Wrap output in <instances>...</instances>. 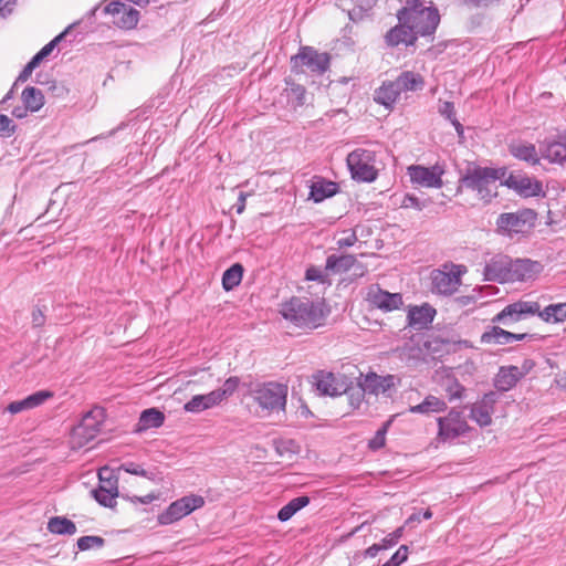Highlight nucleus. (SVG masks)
I'll return each instance as SVG.
<instances>
[{"label": "nucleus", "mask_w": 566, "mask_h": 566, "mask_svg": "<svg viewBox=\"0 0 566 566\" xmlns=\"http://www.w3.org/2000/svg\"><path fill=\"white\" fill-rule=\"evenodd\" d=\"M538 315L545 322H563L566 319V303L551 304L541 311L537 302L517 301L506 305L492 318V323L512 326L514 323Z\"/></svg>", "instance_id": "nucleus-1"}, {"label": "nucleus", "mask_w": 566, "mask_h": 566, "mask_svg": "<svg viewBox=\"0 0 566 566\" xmlns=\"http://www.w3.org/2000/svg\"><path fill=\"white\" fill-rule=\"evenodd\" d=\"M398 21H407L418 38H431L440 24L438 8L430 1L424 6L421 0H406V4L396 13Z\"/></svg>", "instance_id": "nucleus-2"}, {"label": "nucleus", "mask_w": 566, "mask_h": 566, "mask_svg": "<svg viewBox=\"0 0 566 566\" xmlns=\"http://www.w3.org/2000/svg\"><path fill=\"white\" fill-rule=\"evenodd\" d=\"M505 174V168L481 167L470 163L459 179V189L475 191L481 200L490 202L496 196V181L504 178Z\"/></svg>", "instance_id": "nucleus-3"}, {"label": "nucleus", "mask_w": 566, "mask_h": 566, "mask_svg": "<svg viewBox=\"0 0 566 566\" xmlns=\"http://www.w3.org/2000/svg\"><path fill=\"white\" fill-rule=\"evenodd\" d=\"M281 313L285 319L305 328L321 326L325 317L323 304L305 297H292L282 305Z\"/></svg>", "instance_id": "nucleus-4"}, {"label": "nucleus", "mask_w": 566, "mask_h": 566, "mask_svg": "<svg viewBox=\"0 0 566 566\" xmlns=\"http://www.w3.org/2000/svg\"><path fill=\"white\" fill-rule=\"evenodd\" d=\"M424 87V78L413 71L401 72L396 80L385 81L375 91L374 101L382 106H391L402 93L419 92Z\"/></svg>", "instance_id": "nucleus-5"}, {"label": "nucleus", "mask_w": 566, "mask_h": 566, "mask_svg": "<svg viewBox=\"0 0 566 566\" xmlns=\"http://www.w3.org/2000/svg\"><path fill=\"white\" fill-rule=\"evenodd\" d=\"M287 392V385L276 381L256 384L250 390L253 401L266 413L284 411Z\"/></svg>", "instance_id": "nucleus-6"}, {"label": "nucleus", "mask_w": 566, "mask_h": 566, "mask_svg": "<svg viewBox=\"0 0 566 566\" xmlns=\"http://www.w3.org/2000/svg\"><path fill=\"white\" fill-rule=\"evenodd\" d=\"M331 64L327 52H318L312 46H301L298 53L291 57V71L295 74L304 73L305 69L316 75L324 74Z\"/></svg>", "instance_id": "nucleus-7"}, {"label": "nucleus", "mask_w": 566, "mask_h": 566, "mask_svg": "<svg viewBox=\"0 0 566 566\" xmlns=\"http://www.w3.org/2000/svg\"><path fill=\"white\" fill-rule=\"evenodd\" d=\"M104 420L105 410L102 407L96 406L87 411L72 431L73 448H82L92 441L98 434Z\"/></svg>", "instance_id": "nucleus-8"}, {"label": "nucleus", "mask_w": 566, "mask_h": 566, "mask_svg": "<svg viewBox=\"0 0 566 566\" xmlns=\"http://www.w3.org/2000/svg\"><path fill=\"white\" fill-rule=\"evenodd\" d=\"M346 161L354 180L371 182L377 178L378 171L374 166V151L361 148L355 149L348 154Z\"/></svg>", "instance_id": "nucleus-9"}, {"label": "nucleus", "mask_w": 566, "mask_h": 566, "mask_svg": "<svg viewBox=\"0 0 566 566\" xmlns=\"http://www.w3.org/2000/svg\"><path fill=\"white\" fill-rule=\"evenodd\" d=\"M537 214L532 209L501 213L496 219L497 232L512 237L524 233L534 227Z\"/></svg>", "instance_id": "nucleus-10"}, {"label": "nucleus", "mask_w": 566, "mask_h": 566, "mask_svg": "<svg viewBox=\"0 0 566 566\" xmlns=\"http://www.w3.org/2000/svg\"><path fill=\"white\" fill-rule=\"evenodd\" d=\"M437 422L438 439L443 442L464 436L470 430V426L462 411L454 408H452L447 416L439 417Z\"/></svg>", "instance_id": "nucleus-11"}, {"label": "nucleus", "mask_w": 566, "mask_h": 566, "mask_svg": "<svg viewBox=\"0 0 566 566\" xmlns=\"http://www.w3.org/2000/svg\"><path fill=\"white\" fill-rule=\"evenodd\" d=\"M205 500L200 495L191 494L172 502L165 512L159 514L158 523L169 525L202 507Z\"/></svg>", "instance_id": "nucleus-12"}, {"label": "nucleus", "mask_w": 566, "mask_h": 566, "mask_svg": "<svg viewBox=\"0 0 566 566\" xmlns=\"http://www.w3.org/2000/svg\"><path fill=\"white\" fill-rule=\"evenodd\" d=\"M312 379L313 386L323 396L337 397L346 394L348 389L345 377L331 371L318 370Z\"/></svg>", "instance_id": "nucleus-13"}, {"label": "nucleus", "mask_w": 566, "mask_h": 566, "mask_svg": "<svg viewBox=\"0 0 566 566\" xmlns=\"http://www.w3.org/2000/svg\"><path fill=\"white\" fill-rule=\"evenodd\" d=\"M105 14L113 15V23L124 30L134 29L139 21V11L120 1H112L103 8Z\"/></svg>", "instance_id": "nucleus-14"}, {"label": "nucleus", "mask_w": 566, "mask_h": 566, "mask_svg": "<svg viewBox=\"0 0 566 566\" xmlns=\"http://www.w3.org/2000/svg\"><path fill=\"white\" fill-rule=\"evenodd\" d=\"M444 169L439 164L431 167L412 165L408 167V175L412 184H417L426 188H441L442 175Z\"/></svg>", "instance_id": "nucleus-15"}, {"label": "nucleus", "mask_w": 566, "mask_h": 566, "mask_svg": "<svg viewBox=\"0 0 566 566\" xmlns=\"http://www.w3.org/2000/svg\"><path fill=\"white\" fill-rule=\"evenodd\" d=\"M460 275V266L457 265H452L450 271L434 270L431 277L433 291L443 295L454 293L461 284Z\"/></svg>", "instance_id": "nucleus-16"}, {"label": "nucleus", "mask_w": 566, "mask_h": 566, "mask_svg": "<svg viewBox=\"0 0 566 566\" xmlns=\"http://www.w3.org/2000/svg\"><path fill=\"white\" fill-rule=\"evenodd\" d=\"M511 258L505 254H495L484 265V281L505 283L510 282Z\"/></svg>", "instance_id": "nucleus-17"}, {"label": "nucleus", "mask_w": 566, "mask_h": 566, "mask_svg": "<svg viewBox=\"0 0 566 566\" xmlns=\"http://www.w3.org/2000/svg\"><path fill=\"white\" fill-rule=\"evenodd\" d=\"M504 185L525 198L544 195L542 182L523 174L511 172Z\"/></svg>", "instance_id": "nucleus-18"}, {"label": "nucleus", "mask_w": 566, "mask_h": 566, "mask_svg": "<svg viewBox=\"0 0 566 566\" xmlns=\"http://www.w3.org/2000/svg\"><path fill=\"white\" fill-rule=\"evenodd\" d=\"M499 399V395L495 391L485 394L481 400L474 402L470 408V417L480 427H486L492 423V413L494 412V406Z\"/></svg>", "instance_id": "nucleus-19"}, {"label": "nucleus", "mask_w": 566, "mask_h": 566, "mask_svg": "<svg viewBox=\"0 0 566 566\" xmlns=\"http://www.w3.org/2000/svg\"><path fill=\"white\" fill-rule=\"evenodd\" d=\"M418 39L407 21H398V24L390 28L384 35V41L389 48H397L400 44L415 46Z\"/></svg>", "instance_id": "nucleus-20"}, {"label": "nucleus", "mask_w": 566, "mask_h": 566, "mask_svg": "<svg viewBox=\"0 0 566 566\" xmlns=\"http://www.w3.org/2000/svg\"><path fill=\"white\" fill-rule=\"evenodd\" d=\"M367 301L373 306L384 312L398 310L403 304L402 295L400 293H389L377 285L369 289L367 293Z\"/></svg>", "instance_id": "nucleus-21"}, {"label": "nucleus", "mask_w": 566, "mask_h": 566, "mask_svg": "<svg viewBox=\"0 0 566 566\" xmlns=\"http://www.w3.org/2000/svg\"><path fill=\"white\" fill-rule=\"evenodd\" d=\"M104 473H108L106 468L99 471L101 485L92 490L93 497L105 507H114L115 499L118 496L117 480L104 478Z\"/></svg>", "instance_id": "nucleus-22"}, {"label": "nucleus", "mask_w": 566, "mask_h": 566, "mask_svg": "<svg viewBox=\"0 0 566 566\" xmlns=\"http://www.w3.org/2000/svg\"><path fill=\"white\" fill-rule=\"evenodd\" d=\"M543 270V265L530 259H511L510 282L528 281L536 277Z\"/></svg>", "instance_id": "nucleus-23"}, {"label": "nucleus", "mask_w": 566, "mask_h": 566, "mask_svg": "<svg viewBox=\"0 0 566 566\" xmlns=\"http://www.w3.org/2000/svg\"><path fill=\"white\" fill-rule=\"evenodd\" d=\"M358 380L359 386H363V390L367 391L368 395L375 396L386 394L395 385V377L392 375L379 376L376 373L361 374Z\"/></svg>", "instance_id": "nucleus-24"}, {"label": "nucleus", "mask_w": 566, "mask_h": 566, "mask_svg": "<svg viewBox=\"0 0 566 566\" xmlns=\"http://www.w3.org/2000/svg\"><path fill=\"white\" fill-rule=\"evenodd\" d=\"M436 316V310L429 304L411 306L408 311V324L416 331L427 328Z\"/></svg>", "instance_id": "nucleus-25"}, {"label": "nucleus", "mask_w": 566, "mask_h": 566, "mask_svg": "<svg viewBox=\"0 0 566 566\" xmlns=\"http://www.w3.org/2000/svg\"><path fill=\"white\" fill-rule=\"evenodd\" d=\"M53 397V392L50 390H39L27 398L18 401H12L8 405L7 411L12 415L22 412L24 410L36 408L43 405L48 399Z\"/></svg>", "instance_id": "nucleus-26"}, {"label": "nucleus", "mask_w": 566, "mask_h": 566, "mask_svg": "<svg viewBox=\"0 0 566 566\" xmlns=\"http://www.w3.org/2000/svg\"><path fill=\"white\" fill-rule=\"evenodd\" d=\"M521 379L517 366H502L494 378V387L499 391H507L512 389Z\"/></svg>", "instance_id": "nucleus-27"}, {"label": "nucleus", "mask_w": 566, "mask_h": 566, "mask_svg": "<svg viewBox=\"0 0 566 566\" xmlns=\"http://www.w3.org/2000/svg\"><path fill=\"white\" fill-rule=\"evenodd\" d=\"M542 156L551 163L566 167V138L546 142Z\"/></svg>", "instance_id": "nucleus-28"}, {"label": "nucleus", "mask_w": 566, "mask_h": 566, "mask_svg": "<svg viewBox=\"0 0 566 566\" xmlns=\"http://www.w3.org/2000/svg\"><path fill=\"white\" fill-rule=\"evenodd\" d=\"M338 191V185L334 181L317 177L312 181L310 198L314 202H322L326 198L333 197Z\"/></svg>", "instance_id": "nucleus-29"}, {"label": "nucleus", "mask_w": 566, "mask_h": 566, "mask_svg": "<svg viewBox=\"0 0 566 566\" xmlns=\"http://www.w3.org/2000/svg\"><path fill=\"white\" fill-rule=\"evenodd\" d=\"M220 400L216 392L212 390L206 395H196L188 402L185 403L184 409L187 412L199 413L203 410L213 408L220 405Z\"/></svg>", "instance_id": "nucleus-30"}, {"label": "nucleus", "mask_w": 566, "mask_h": 566, "mask_svg": "<svg viewBox=\"0 0 566 566\" xmlns=\"http://www.w3.org/2000/svg\"><path fill=\"white\" fill-rule=\"evenodd\" d=\"M510 153L517 159L536 165L539 161L536 148L531 143L517 142L510 145Z\"/></svg>", "instance_id": "nucleus-31"}, {"label": "nucleus", "mask_w": 566, "mask_h": 566, "mask_svg": "<svg viewBox=\"0 0 566 566\" xmlns=\"http://www.w3.org/2000/svg\"><path fill=\"white\" fill-rule=\"evenodd\" d=\"M447 409V403L444 400L429 395L419 405L411 406L409 408V412L411 413H421V415H430V413H439Z\"/></svg>", "instance_id": "nucleus-32"}, {"label": "nucleus", "mask_w": 566, "mask_h": 566, "mask_svg": "<svg viewBox=\"0 0 566 566\" xmlns=\"http://www.w3.org/2000/svg\"><path fill=\"white\" fill-rule=\"evenodd\" d=\"M513 337L514 333L505 331L499 326H491L481 335V343L493 345H506L512 343Z\"/></svg>", "instance_id": "nucleus-33"}, {"label": "nucleus", "mask_w": 566, "mask_h": 566, "mask_svg": "<svg viewBox=\"0 0 566 566\" xmlns=\"http://www.w3.org/2000/svg\"><path fill=\"white\" fill-rule=\"evenodd\" d=\"M165 420V416L156 408H149L140 413L137 431H145L151 428H159Z\"/></svg>", "instance_id": "nucleus-34"}, {"label": "nucleus", "mask_w": 566, "mask_h": 566, "mask_svg": "<svg viewBox=\"0 0 566 566\" xmlns=\"http://www.w3.org/2000/svg\"><path fill=\"white\" fill-rule=\"evenodd\" d=\"M356 263V259L352 254L335 255L332 254L326 259L325 270L332 273H344L350 270Z\"/></svg>", "instance_id": "nucleus-35"}, {"label": "nucleus", "mask_w": 566, "mask_h": 566, "mask_svg": "<svg viewBox=\"0 0 566 566\" xmlns=\"http://www.w3.org/2000/svg\"><path fill=\"white\" fill-rule=\"evenodd\" d=\"M48 530L57 535H73L76 533V525L65 516H53L48 522Z\"/></svg>", "instance_id": "nucleus-36"}, {"label": "nucleus", "mask_w": 566, "mask_h": 566, "mask_svg": "<svg viewBox=\"0 0 566 566\" xmlns=\"http://www.w3.org/2000/svg\"><path fill=\"white\" fill-rule=\"evenodd\" d=\"M308 503H310L308 496L304 495V496L294 497L279 511L277 518L281 522H286L295 513H297L301 509L305 507Z\"/></svg>", "instance_id": "nucleus-37"}, {"label": "nucleus", "mask_w": 566, "mask_h": 566, "mask_svg": "<svg viewBox=\"0 0 566 566\" xmlns=\"http://www.w3.org/2000/svg\"><path fill=\"white\" fill-rule=\"evenodd\" d=\"M23 106H44L46 102L44 90L27 86L21 93Z\"/></svg>", "instance_id": "nucleus-38"}, {"label": "nucleus", "mask_w": 566, "mask_h": 566, "mask_svg": "<svg viewBox=\"0 0 566 566\" xmlns=\"http://www.w3.org/2000/svg\"><path fill=\"white\" fill-rule=\"evenodd\" d=\"M243 266L240 263H234L222 275V286L226 291H231L238 286L242 280Z\"/></svg>", "instance_id": "nucleus-39"}, {"label": "nucleus", "mask_w": 566, "mask_h": 566, "mask_svg": "<svg viewBox=\"0 0 566 566\" xmlns=\"http://www.w3.org/2000/svg\"><path fill=\"white\" fill-rule=\"evenodd\" d=\"M45 98L48 103H54L56 98H64L69 88L61 82L52 81L45 84Z\"/></svg>", "instance_id": "nucleus-40"}, {"label": "nucleus", "mask_w": 566, "mask_h": 566, "mask_svg": "<svg viewBox=\"0 0 566 566\" xmlns=\"http://www.w3.org/2000/svg\"><path fill=\"white\" fill-rule=\"evenodd\" d=\"M78 24L80 22H74L70 24L64 31L54 36L49 43H46L38 53L43 59H46L54 51V49L65 39L70 31Z\"/></svg>", "instance_id": "nucleus-41"}, {"label": "nucleus", "mask_w": 566, "mask_h": 566, "mask_svg": "<svg viewBox=\"0 0 566 566\" xmlns=\"http://www.w3.org/2000/svg\"><path fill=\"white\" fill-rule=\"evenodd\" d=\"M286 95L290 101L296 102L298 106L305 104L306 90L303 85L286 81Z\"/></svg>", "instance_id": "nucleus-42"}, {"label": "nucleus", "mask_w": 566, "mask_h": 566, "mask_svg": "<svg viewBox=\"0 0 566 566\" xmlns=\"http://www.w3.org/2000/svg\"><path fill=\"white\" fill-rule=\"evenodd\" d=\"M118 471H124L129 474L143 476L148 480H155V475L153 472H148L140 464L133 462V461H127V462L122 463L118 467Z\"/></svg>", "instance_id": "nucleus-43"}, {"label": "nucleus", "mask_w": 566, "mask_h": 566, "mask_svg": "<svg viewBox=\"0 0 566 566\" xmlns=\"http://www.w3.org/2000/svg\"><path fill=\"white\" fill-rule=\"evenodd\" d=\"M35 69L31 66L29 63L23 67V70L20 72L19 76L17 77L15 82L13 83L11 90L3 96V98L0 101V106H3L9 99L13 97L14 90L18 87V84L20 82H25L31 76L32 72Z\"/></svg>", "instance_id": "nucleus-44"}, {"label": "nucleus", "mask_w": 566, "mask_h": 566, "mask_svg": "<svg viewBox=\"0 0 566 566\" xmlns=\"http://www.w3.org/2000/svg\"><path fill=\"white\" fill-rule=\"evenodd\" d=\"M392 423V418H390L389 420H387L382 426L381 428H379L374 438L370 439L369 443H368V447L371 449V450H379L380 448H382L385 446V442H386V434H387V431L389 429V427L391 426Z\"/></svg>", "instance_id": "nucleus-45"}, {"label": "nucleus", "mask_w": 566, "mask_h": 566, "mask_svg": "<svg viewBox=\"0 0 566 566\" xmlns=\"http://www.w3.org/2000/svg\"><path fill=\"white\" fill-rule=\"evenodd\" d=\"M239 382L240 380L238 377H230L223 382L222 387L213 390L218 396L220 402H222L224 399L233 395V392L237 390L239 386Z\"/></svg>", "instance_id": "nucleus-46"}, {"label": "nucleus", "mask_w": 566, "mask_h": 566, "mask_svg": "<svg viewBox=\"0 0 566 566\" xmlns=\"http://www.w3.org/2000/svg\"><path fill=\"white\" fill-rule=\"evenodd\" d=\"M104 543H105V541L101 536L87 535V536H82L77 539V547L81 551H87L93 547L101 548L104 546Z\"/></svg>", "instance_id": "nucleus-47"}, {"label": "nucleus", "mask_w": 566, "mask_h": 566, "mask_svg": "<svg viewBox=\"0 0 566 566\" xmlns=\"http://www.w3.org/2000/svg\"><path fill=\"white\" fill-rule=\"evenodd\" d=\"M444 389L450 401L461 399L465 391V388L457 379H450Z\"/></svg>", "instance_id": "nucleus-48"}, {"label": "nucleus", "mask_w": 566, "mask_h": 566, "mask_svg": "<svg viewBox=\"0 0 566 566\" xmlns=\"http://www.w3.org/2000/svg\"><path fill=\"white\" fill-rule=\"evenodd\" d=\"M440 113L441 115L451 122V124L454 126L457 133H458V136L460 138H463L464 136V127L463 125L459 122V119L457 118V114L454 112V108H440Z\"/></svg>", "instance_id": "nucleus-49"}, {"label": "nucleus", "mask_w": 566, "mask_h": 566, "mask_svg": "<svg viewBox=\"0 0 566 566\" xmlns=\"http://www.w3.org/2000/svg\"><path fill=\"white\" fill-rule=\"evenodd\" d=\"M408 557V546L401 545L397 552L390 557L389 560H387L381 566H399L402 564Z\"/></svg>", "instance_id": "nucleus-50"}, {"label": "nucleus", "mask_w": 566, "mask_h": 566, "mask_svg": "<svg viewBox=\"0 0 566 566\" xmlns=\"http://www.w3.org/2000/svg\"><path fill=\"white\" fill-rule=\"evenodd\" d=\"M347 394L350 405L355 408H358L367 391L363 390V386H359L358 382L356 388H348Z\"/></svg>", "instance_id": "nucleus-51"}, {"label": "nucleus", "mask_w": 566, "mask_h": 566, "mask_svg": "<svg viewBox=\"0 0 566 566\" xmlns=\"http://www.w3.org/2000/svg\"><path fill=\"white\" fill-rule=\"evenodd\" d=\"M15 132V126L10 117L0 115V136L9 137Z\"/></svg>", "instance_id": "nucleus-52"}, {"label": "nucleus", "mask_w": 566, "mask_h": 566, "mask_svg": "<svg viewBox=\"0 0 566 566\" xmlns=\"http://www.w3.org/2000/svg\"><path fill=\"white\" fill-rule=\"evenodd\" d=\"M403 527H398L396 531L387 535L382 541V547L385 549L392 547L396 545L399 541V538L402 536Z\"/></svg>", "instance_id": "nucleus-53"}, {"label": "nucleus", "mask_w": 566, "mask_h": 566, "mask_svg": "<svg viewBox=\"0 0 566 566\" xmlns=\"http://www.w3.org/2000/svg\"><path fill=\"white\" fill-rule=\"evenodd\" d=\"M501 0H463V3L470 8H489L500 4Z\"/></svg>", "instance_id": "nucleus-54"}, {"label": "nucleus", "mask_w": 566, "mask_h": 566, "mask_svg": "<svg viewBox=\"0 0 566 566\" xmlns=\"http://www.w3.org/2000/svg\"><path fill=\"white\" fill-rule=\"evenodd\" d=\"M17 4V0H0V15L2 18L9 17Z\"/></svg>", "instance_id": "nucleus-55"}, {"label": "nucleus", "mask_w": 566, "mask_h": 566, "mask_svg": "<svg viewBox=\"0 0 566 566\" xmlns=\"http://www.w3.org/2000/svg\"><path fill=\"white\" fill-rule=\"evenodd\" d=\"M402 207L405 208H416L417 210H422L424 207L423 203L413 195H406L402 200Z\"/></svg>", "instance_id": "nucleus-56"}, {"label": "nucleus", "mask_w": 566, "mask_h": 566, "mask_svg": "<svg viewBox=\"0 0 566 566\" xmlns=\"http://www.w3.org/2000/svg\"><path fill=\"white\" fill-rule=\"evenodd\" d=\"M305 276H306V280H308V281H318V282L325 281L324 272L321 269L315 268V266L307 269Z\"/></svg>", "instance_id": "nucleus-57"}, {"label": "nucleus", "mask_w": 566, "mask_h": 566, "mask_svg": "<svg viewBox=\"0 0 566 566\" xmlns=\"http://www.w3.org/2000/svg\"><path fill=\"white\" fill-rule=\"evenodd\" d=\"M357 241V235L354 231L348 232L345 237L337 240V245L339 248H348L355 244Z\"/></svg>", "instance_id": "nucleus-58"}, {"label": "nucleus", "mask_w": 566, "mask_h": 566, "mask_svg": "<svg viewBox=\"0 0 566 566\" xmlns=\"http://www.w3.org/2000/svg\"><path fill=\"white\" fill-rule=\"evenodd\" d=\"M366 15H368V13L360 9L359 7H357L355 4V7L348 11V18L350 21L353 22H359L361 21Z\"/></svg>", "instance_id": "nucleus-59"}, {"label": "nucleus", "mask_w": 566, "mask_h": 566, "mask_svg": "<svg viewBox=\"0 0 566 566\" xmlns=\"http://www.w3.org/2000/svg\"><path fill=\"white\" fill-rule=\"evenodd\" d=\"M357 7L369 13L377 4L378 0H352Z\"/></svg>", "instance_id": "nucleus-60"}, {"label": "nucleus", "mask_w": 566, "mask_h": 566, "mask_svg": "<svg viewBox=\"0 0 566 566\" xmlns=\"http://www.w3.org/2000/svg\"><path fill=\"white\" fill-rule=\"evenodd\" d=\"M535 367V361L532 359H525L520 367H517V371L521 374V379L527 375Z\"/></svg>", "instance_id": "nucleus-61"}, {"label": "nucleus", "mask_w": 566, "mask_h": 566, "mask_svg": "<svg viewBox=\"0 0 566 566\" xmlns=\"http://www.w3.org/2000/svg\"><path fill=\"white\" fill-rule=\"evenodd\" d=\"M156 499H158V495L149 493L144 496H133L130 500L133 503L149 504Z\"/></svg>", "instance_id": "nucleus-62"}, {"label": "nucleus", "mask_w": 566, "mask_h": 566, "mask_svg": "<svg viewBox=\"0 0 566 566\" xmlns=\"http://www.w3.org/2000/svg\"><path fill=\"white\" fill-rule=\"evenodd\" d=\"M45 322V317L43 312L40 308H36L32 312V323L34 326H42Z\"/></svg>", "instance_id": "nucleus-63"}, {"label": "nucleus", "mask_w": 566, "mask_h": 566, "mask_svg": "<svg viewBox=\"0 0 566 566\" xmlns=\"http://www.w3.org/2000/svg\"><path fill=\"white\" fill-rule=\"evenodd\" d=\"M245 200H247V195L241 191L239 193L237 203L233 206V208L235 209V212L238 214H241L244 211V209H245Z\"/></svg>", "instance_id": "nucleus-64"}]
</instances>
